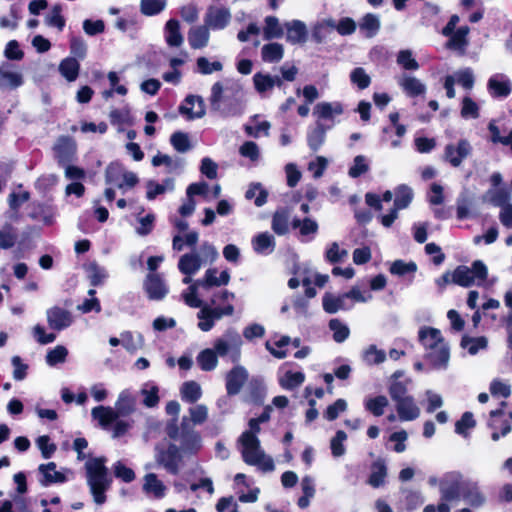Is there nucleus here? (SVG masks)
I'll use <instances>...</instances> for the list:
<instances>
[{
  "mask_svg": "<svg viewBox=\"0 0 512 512\" xmlns=\"http://www.w3.org/2000/svg\"><path fill=\"white\" fill-rule=\"evenodd\" d=\"M226 90L231 92V99L228 96H224L225 89L222 82L218 81L212 85L209 97L212 109L219 111L224 116L240 114L243 106L242 87L234 84Z\"/></svg>",
  "mask_w": 512,
  "mask_h": 512,
  "instance_id": "1",
  "label": "nucleus"
},
{
  "mask_svg": "<svg viewBox=\"0 0 512 512\" xmlns=\"http://www.w3.org/2000/svg\"><path fill=\"white\" fill-rule=\"evenodd\" d=\"M216 268H209L205 271L202 278L195 280L181 296L186 305L189 307L202 306V300L199 298V289L209 290L211 287L226 286L230 282V274L228 270H224L217 276Z\"/></svg>",
  "mask_w": 512,
  "mask_h": 512,
  "instance_id": "2",
  "label": "nucleus"
},
{
  "mask_svg": "<svg viewBox=\"0 0 512 512\" xmlns=\"http://www.w3.org/2000/svg\"><path fill=\"white\" fill-rule=\"evenodd\" d=\"M241 446L243 461L252 466H257L264 472H271L275 469L273 459L266 455L261 448L260 440L255 435L242 433L238 440Z\"/></svg>",
  "mask_w": 512,
  "mask_h": 512,
  "instance_id": "3",
  "label": "nucleus"
},
{
  "mask_svg": "<svg viewBox=\"0 0 512 512\" xmlns=\"http://www.w3.org/2000/svg\"><path fill=\"white\" fill-rule=\"evenodd\" d=\"M218 256L219 253L213 244L203 242L199 251L193 250L179 258L178 269L182 274H196L203 265L214 263Z\"/></svg>",
  "mask_w": 512,
  "mask_h": 512,
  "instance_id": "4",
  "label": "nucleus"
},
{
  "mask_svg": "<svg viewBox=\"0 0 512 512\" xmlns=\"http://www.w3.org/2000/svg\"><path fill=\"white\" fill-rule=\"evenodd\" d=\"M243 341L237 330L230 328L214 341L213 349L219 357L229 356L233 363L239 361Z\"/></svg>",
  "mask_w": 512,
  "mask_h": 512,
  "instance_id": "5",
  "label": "nucleus"
},
{
  "mask_svg": "<svg viewBox=\"0 0 512 512\" xmlns=\"http://www.w3.org/2000/svg\"><path fill=\"white\" fill-rule=\"evenodd\" d=\"M466 481L459 473H448L440 481L441 500L448 504L461 498Z\"/></svg>",
  "mask_w": 512,
  "mask_h": 512,
  "instance_id": "6",
  "label": "nucleus"
},
{
  "mask_svg": "<svg viewBox=\"0 0 512 512\" xmlns=\"http://www.w3.org/2000/svg\"><path fill=\"white\" fill-rule=\"evenodd\" d=\"M414 192L411 187L399 185L395 189L394 208L389 214L381 216V223L385 227H390L398 217V210L407 208L412 202Z\"/></svg>",
  "mask_w": 512,
  "mask_h": 512,
  "instance_id": "7",
  "label": "nucleus"
},
{
  "mask_svg": "<svg viewBox=\"0 0 512 512\" xmlns=\"http://www.w3.org/2000/svg\"><path fill=\"white\" fill-rule=\"evenodd\" d=\"M471 153L470 142L467 139H460L456 144L449 143L445 146L443 159L452 167H459Z\"/></svg>",
  "mask_w": 512,
  "mask_h": 512,
  "instance_id": "8",
  "label": "nucleus"
},
{
  "mask_svg": "<svg viewBox=\"0 0 512 512\" xmlns=\"http://www.w3.org/2000/svg\"><path fill=\"white\" fill-rule=\"evenodd\" d=\"M55 159L59 165H66L76 159L77 144L69 136H60L53 145Z\"/></svg>",
  "mask_w": 512,
  "mask_h": 512,
  "instance_id": "9",
  "label": "nucleus"
},
{
  "mask_svg": "<svg viewBox=\"0 0 512 512\" xmlns=\"http://www.w3.org/2000/svg\"><path fill=\"white\" fill-rule=\"evenodd\" d=\"M24 84V77L20 71L8 62L0 65V89L15 90Z\"/></svg>",
  "mask_w": 512,
  "mask_h": 512,
  "instance_id": "10",
  "label": "nucleus"
},
{
  "mask_svg": "<svg viewBox=\"0 0 512 512\" xmlns=\"http://www.w3.org/2000/svg\"><path fill=\"white\" fill-rule=\"evenodd\" d=\"M143 287L150 300H162L169 292L164 280L156 273H150L146 276Z\"/></svg>",
  "mask_w": 512,
  "mask_h": 512,
  "instance_id": "11",
  "label": "nucleus"
},
{
  "mask_svg": "<svg viewBox=\"0 0 512 512\" xmlns=\"http://www.w3.org/2000/svg\"><path fill=\"white\" fill-rule=\"evenodd\" d=\"M179 112L188 120L202 118L206 113L203 98L198 95H188L180 105Z\"/></svg>",
  "mask_w": 512,
  "mask_h": 512,
  "instance_id": "12",
  "label": "nucleus"
},
{
  "mask_svg": "<svg viewBox=\"0 0 512 512\" xmlns=\"http://www.w3.org/2000/svg\"><path fill=\"white\" fill-rule=\"evenodd\" d=\"M205 24L214 30L224 29L231 20V12L228 8L211 6L205 15Z\"/></svg>",
  "mask_w": 512,
  "mask_h": 512,
  "instance_id": "13",
  "label": "nucleus"
},
{
  "mask_svg": "<svg viewBox=\"0 0 512 512\" xmlns=\"http://www.w3.org/2000/svg\"><path fill=\"white\" fill-rule=\"evenodd\" d=\"M424 358L433 369H446L450 359L448 344L438 345L426 351Z\"/></svg>",
  "mask_w": 512,
  "mask_h": 512,
  "instance_id": "14",
  "label": "nucleus"
},
{
  "mask_svg": "<svg viewBox=\"0 0 512 512\" xmlns=\"http://www.w3.org/2000/svg\"><path fill=\"white\" fill-rule=\"evenodd\" d=\"M46 317L49 327L57 331L68 328L73 322L71 313L58 306L49 308Z\"/></svg>",
  "mask_w": 512,
  "mask_h": 512,
  "instance_id": "15",
  "label": "nucleus"
},
{
  "mask_svg": "<svg viewBox=\"0 0 512 512\" xmlns=\"http://www.w3.org/2000/svg\"><path fill=\"white\" fill-rule=\"evenodd\" d=\"M88 485L95 503L101 505L106 501L105 491L110 486L108 475H87Z\"/></svg>",
  "mask_w": 512,
  "mask_h": 512,
  "instance_id": "16",
  "label": "nucleus"
},
{
  "mask_svg": "<svg viewBox=\"0 0 512 512\" xmlns=\"http://www.w3.org/2000/svg\"><path fill=\"white\" fill-rule=\"evenodd\" d=\"M188 419L184 417L181 423V448L185 452L194 453L200 450L202 446V439L199 433L194 430H186Z\"/></svg>",
  "mask_w": 512,
  "mask_h": 512,
  "instance_id": "17",
  "label": "nucleus"
},
{
  "mask_svg": "<svg viewBox=\"0 0 512 512\" xmlns=\"http://www.w3.org/2000/svg\"><path fill=\"white\" fill-rule=\"evenodd\" d=\"M287 42L295 44H304L308 38L306 24L300 20H291L284 23Z\"/></svg>",
  "mask_w": 512,
  "mask_h": 512,
  "instance_id": "18",
  "label": "nucleus"
},
{
  "mask_svg": "<svg viewBox=\"0 0 512 512\" xmlns=\"http://www.w3.org/2000/svg\"><path fill=\"white\" fill-rule=\"evenodd\" d=\"M248 379V372L242 366H235L226 376V390L228 395H236L240 392Z\"/></svg>",
  "mask_w": 512,
  "mask_h": 512,
  "instance_id": "19",
  "label": "nucleus"
},
{
  "mask_svg": "<svg viewBox=\"0 0 512 512\" xmlns=\"http://www.w3.org/2000/svg\"><path fill=\"white\" fill-rule=\"evenodd\" d=\"M253 85L255 90L265 97L267 93L271 92L275 86L282 85V79L279 76H272L268 73L258 72L253 76Z\"/></svg>",
  "mask_w": 512,
  "mask_h": 512,
  "instance_id": "20",
  "label": "nucleus"
},
{
  "mask_svg": "<svg viewBox=\"0 0 512 512\" xmlns=\"http://www.w3.org/2000/svg\"><path fill=\"white\" fill-rule=\"evenodd\" d=\"M322 305L325 312L335 314L340 310L352 309L354 304L348 301V298L345 297V293L338 296L331 293H325L322 299Z\"/></svg>",
  "mask_w": 512,
  "mask_h": 512,
  "instance_id": "21",
  "label": "nucleus"
},
{
  "mask_svg": "<svg viewBox=\"0 0 512 512\" xmlns=\"http://www.w3.org/2000/svg\"><path fill=\"white\" fill-rule=\"evenodd\" d=\"M38 471L42 476V478L39 481L40 484L43 486H48L54 483H63L67 481V476L65 472L57 471L56 464L54 462L41 464L38 467Z\"/></svg>",
  "mask_w": 512,
  "mask_h": 512,
  "instance_id": "22",
  "label": "nucleus"
},
{
  "mask_svg": "<svg viewBox=\"0 0 512 512\" xmlns=\"http://www.w3.org/2000/svg\"><path fill=\"white\" fill-rule=\"evenodd\" d=\"M469 31L470 28L468 26H461L457 30H453V34L447 36L449 39L447 40L445 47L464 53L469 44Z\"/></svg>",
  "mask_w": 512,
  "mask_h": 512,
  "instance_id": "23",
  "label": "nucleus"
},
{
  "mask_svg": "<svg viewBox=\"0 0 512 512\" xmlns=\"http://www.w3.org/2000/svg\"><path fill=\"white\" fill-rule=\"evenodd\" d=\"M209 39L210 32L206 24L193 26L188 32V42L192 49H202L206 47Z\"/></svg>",
  "mask_w": 512,
  "mask_h": 512,
  "instance_id": "24",
  "label": "nucleus"
},
{
  "mask_svg": "<svg viewBox=\"0 0 512 512\" xmlns=\"http://www.w3.org/2000/svg\"><path fill=\"white\" fill-rule=\"evenodd\" d=\"M176 453L177 449L175 446H171L167 450L156 447L155 459L159 465H162L169 472L175 474L178 471Z\"/></svg>",
  "mask_w": 512,
  "mask_h": 512,
  "instance_id": "25",
  "label": "nucleus"
},
{
  "mask_svg": "<svg viewBox=\"0 0 512 512\" xmlns=\"http://www.w3.org/2000/svg\"><path fill=\"white\" fill-rule=\"evenodd\" d=\"M418 340L426 348L437 347L438 345L446 344L442 337L441 331L437 328L425 327L418 332Z\"/></svg>",
  "mask_w": 512,
  "mask_h": 512,
  "instance_id": "26",
  "label": "nucleus"
},
{
  "mask_svg": "<svg viewBox=\"0 0 512 512\" xmlns=\"http://www.w3.org/2000/svg\"><path fill=\"white\" fill-rule=\"evenodd\" d=\"M343 113V106L339 102H320L314 107L313 114L319 119L333 120Z\"/></svg>",
  "mask_w": 512,
  "mask_h": 512,
  "instance_id": "27",
  "label": "nucleus"
},
{
  "mask_svg": "<svg viewBox=\"0 0 512 512\" xmlns=\"http://www.w3.org/2000/svg\"><path fill=\"white\" fill-rule=\"evenodd\" d=\"M115 410L120 416H128L136 410V398L129 390L119 393L115 403Z\"/></svg>",
  "mask_w": 512,
  "mask_h": 512,
  "instance_id": "28",
  "label": "nucleus"
},
{
  "mask_svg": "<svg viewBox=\"0 0 512 512\" xmlns=\"http://www.w3.org/2000/svg\"><path fill=\"white\" fill-rule=\"evenodd\" d=\"M93 419L97 420L99 425L103 428L108 427L114 423L118 418V412L109 406H97L91 411Z\"/></svg>",
  "mask_w": 512,
  "mask_h": 512,
  "instance_id": "29",
  "label": "nucleus"
},
{
  "mask_svg": "<svg viewBox=\"0 0 512 512\" xmlns=\"http://www.w3.org/2000/svg\"><path fill=\"white\" fill-rule=\"evenodd\" d=\"M175 188L173 178H166L161 184L156 181L149 180L146 183V198L148 200H154L158 195L164 194L165 192H171Z\"/></svg>",
  "mask_w": 512,
  "mask_h": 512,
  "instance_id": "30",
  "label": "nucleus"
},
{
  "mask_svg": "<svg viewBox=\"0 0 512 512\" xmlns=\"http://www.w3.org/2000/svg\"><path fill=\"white\" fill-rule=\"evenodd\" d=\"M165 40L171 47H179L183 44L184 38L180 32V24L176 19H170L165 24Z\"/></svg>",
  "mask_w": 512,
  "mask_h": 512,
  "instance_id": "31",
  "label": "nucleus"
},
{
  "mask_svg": "<svg viewBox=\"0 0 512 512\" xmlns=\"http://www.w3.org/2000/svg\"><path fill=\"white\" fill-rule=\"evenodd\" d=\"M252 246L256 253L267 255L274 251L275 239L268 232H263L252 239Z\"/></svg>",
  "mask_w": 512,
  "mask_h": 512,
  "instance_id": "32",
  "label": "nucleus"
},
{
  "mask_svg": "<svg viewBox=\"0 0 512 512\" xmlns=\"http://www.w3.org/2000/svg\"><path fill=\"white\" fill-rule=\"evenodd\" d=\"M390 394L394 400L398 402V413L403 420H412V411H405V388L401 383H394L390 388Z\"/></svg>",
  "mask_w": 512,
  "mask_h": 512,
  "instance_id": "33",
  "label": "nucleus"
},
{
  "mask_svg": "<svg viewBox=\"0 0 512 512\" xmlns=\"http://www.w3.org/2000/svg\"><path fill=\"white\" fill-rule=\"evenodd\" d=\"M199 308H201V314H209L214 322L222 319L224 316H232L234 314V306L230 303L220 307L211 303L205 304L202 301V306Z\"/></svg>",
  "mask_w": 512,
  "mask_h": 512,
  "instance_id": "34",
  "label": "nucleus"
},
{
  "mask_svg": "<svg viewBox=\"0 0 512 512\" xmlns=\"http://www.w3.org/2000/svg\"><path fill=\"white\" fill-rule=\"evenodd\" d=\"M262 60L267 63H277L284 56V47L280 43L265 44L261 49Z\"/></svg>",
  "mask_w": 512,
  "mask_h": 512,
  "instance_id": "35",
  "label": "nucleus"
},
{
  "mask_svg": "<svg viewBox=\"0 0 512 512\" xmlns=\"http://www.w3.org/2000/svg\"><path fill=\"white\" fill-rule=\"evenodd\" d=\"M218 357L213 348H206L197 355L196 361L203 371H212L218 365Z\"/></svg>",
  "mask_w": 512,
  "mask_h": 512,
  "instance_id": "36",
  "label": "nucleus"
},
{
  "mask_svg": "<svg viewBox=\"0 0 512 512\" xmlns=\"http://www.w3.org/2000/svg\"><path fill=\"white\" fill-rule=\"evenodd\" d=\"M121 344L129 353H134L144 346V338L140 333L124 331L121 333Z\"/></svg>",
  "mask_w": 512,
  "mask_h": 512,
  "instance_id": "37",
  "label": "nucleus"
},
{
  "mask_svg": "<svg viewBox=\"0 0 512 512\" xmlns=\"http://www.w3.org/2000/svg\"><path fill=\"white\" fill-rule=\"evenodd\" d=\"M80 65L75 58H65L59 64L60 74L69 82L75 81L78 77Z\"/></svg>",
  "mask_w": 512,
  "mask_h": 512,
  "instance_id": "38",
  "label": "nucleus"
},
{
  "mask_svg": "<svg viewBox=\"0 0 512 512\" xmlns=\"http://www.w3.org/2000/svg\"><path fill=\"white\" fill-rule=\"evenodd\" d=\"M165 489L166 488H165L164 484L162 483V481H160L157 478L156 474L149 473V474L145 475V477H144V484H143V490L146 493H151L155 497L161 498L165 494Z\"/></svg>",
  "mask_w": 512,
  "mask_h": 512,
  "instance_id": "39",
  "label": "nucleus"
},
{
  "mask_svg": "<svg viewBox=\"0 0 512 512\" xmlns=\"http://www.w3.org/2000/svg\"><path fill=\"white\" fill-rule=\"evenodd\" d=\"M488 345V340L485 336L470 337L463 335L461 338L460 346L463 349H467L469 354L475 355L481 349H485Z\"/></svg>",
  "mask_w": 512,
  "mask_h": 512,
  "instance_id": "40",
  "label": "nucleus"
},
{
  "mask_svg": "<svg viewBox=\"0 0 512 512\" xmlns=\"http://www.w3.org/2000/svg\"><path fill=\"white\" fill-rule=\"evenodd\" d=\"M268 191L260 183H251L245 193L247 200L254 199L257 207L263 206L267 202Z\"/></svg>",
  "mask_w": 512,
  "mask_h": 512,
  "instance_id": "41",
  "label": "nucleus"
},
{
  "mask_svg": "<svg viewBox=\"0 0 512 512\" xmlns=\"http://www.w3.org/2000/svg\"><path fill=\"white\" fill-rule=\"evenodd\" d=\"M181 397L188 403H195L202 396L201 386L195 381H187L181 387Z\"/></svg>",
  "mask_w": 512,
  "mask_h": 512,
  "instance_id": "42",
  "label": "nucleus"
},
{
  "mask_svg": "<svg viewBox=\"0 0 512 512\" xmlns=\"http://www.w3.org/2000/svg\"><path fill=\"white\" fill-rule=\"evenodd\" d=\"M452 283L461 287H470L474 283L470 268L465 265L457 266L452 272Z\"/></svg>",
  "mask_w": 512,
  "mask_h": 512,
  "instance_id": "43",
  "label": "nucleus"
},
{
  "mask_svg": "<svg viewBox=\"0 0 512 512\" xmlns=\"http://www.w3.org/2000/svg\"><path fill=\"white\" fill-rule=\"evenodd\" d=\"M283 27L279 19L275 16H267L265 18V27L263 29L264 38L266 40L280 38L283 36Z\"/></svg>",
  "mask_w": 512,
  "mask_h": 512,
  "instance_id": "44",
  "label": "nucleus"
},
{
  "mask_svg": "<svg viewBox=\"0 0 512 512\" xmlns=\"http://www.w3.org/2000/svg\"><path fill=\"white\" fill-rule=\"evenodd\" d=\"M488 89L492 97L505 98L511 93V85L509 81H499L494 77L488 80Z\"/></svg>",
  "mask_w": 512,
  "mask_h": 512,
  "instance_id": "45",
  "label": "nucleus"
},
{
  "mask_svg": "<svg viewBox=\"0 0 512 512\" xmlns=\"http://www.w3.org/2000/svg\"><path fill=\"white\" fill-rule=\"evenodd\" d=\"M490 421L488 423L489 427L493 430L491 434V438L493 441H498L501 435V426H503V419L505 416V412L502 408H498L495 410H491L489 413Z\"/></svg>",
  "mask_w": 512,
  "mask_h": 512,
  "instance_id": "46",
  "label": "nucleus"
},
{
  "mask_svg": "<svg viewBox=\"0 0 512 512\" xmlns=\"http://www.w3.org/2000/svg\"><path fill=\"white\" fill-rule=\"evenodd\" d=\"M362 360L369 366L379 365L386 360V353L375 345H369L362 352Z\"/></svg>",
  "mask_w": 512,
  "mask_h": 512,
  "instance_id": "47",
  "label": "nucleus"
},
{
  "mask_svg": "<svg viewBox=\"0 0 512 512\" xmlns=\"http://www.w3.org/2000/svg\"><path fill=\"white\" fill-rule=\"evenodd\" d=\"M289 212L287 210L276 211L272 218V229L278 235H284L289 230Z\"/></svg>",
  "mask_w": 512,
  "mask_h": 512,
  "instance_id": "48",
  "label": "nucleus"
},
{
  "mask_svg": "<svg viewBox=\"0 0 512 512\" xmlns=\"http://www.w3.org/2000/svg\"><path fill=\"white\" fill-rule=\"evenodd\" d=\"M461 498L468 501L472 506H480L484 503L485 498L479 492L478 488L466 481Z\"/></svg>",
  "mask_w": 512,
  "mask_h": 512,
  "instance_id": "49",
  "label": "nucleus"
},
{
  "mask_svg": "<svg viewBox=\"0 0 512 512\" xmlns=\"http://www.w3.org/2000/svg\"><path fill=\"white\" fill-rule=\"evenodd\" d=\"M476 426L473 413L466 411L462 414L461 418L455 423V432L463 437L469 435L468 430Z\"/></svg>",
  "mask_w": 512,
  "mask_h": 512,
  "instance_id": "50",
  "label": "nucleus"
},
{
  "mask_svg": "<svg viewBox=\"0 0 512 512\" xmlns=\"http://www.w3.org/2000/svg\"><path fill=\"white\" fill-rule=\"evenodd\" d=\"M305 380V375L302 372H286L279 380L282 388L293 390L300 386Z\"/></svg>",
  "mask_w": 512,
  "mask_h": 512,
  "instance_id": "51",
  "label": "nucleus"
},
{
  "mask_svg": "<svg viewBox=\"0 0 512 512\" xmlns=\"http://www.w3.org/2000/svg\"><path fill=\"white\" fill-rule=\"evenodd\" d=\"M348 257V251L341 249L337 242L331 243L325 251V259L331 263H339Z\"/></svg>",
  "mask_w": 512,
  "mask_h": 512,
  "instance_id": "52",
  "label": "nucleus"
},
{
  "mask_svg": "<svg viewBox=\"0 0 512 512\" xmlns=\"http://www.w3.org/2000/svg\"><path fill=\"white\" fill-rule=\"evenodd\" d=\"M360 29L365 31L367 37L375 36L380 29L379 17L374 14H367L360 23Z\"/></svg>",
  "mask_w": 512,
  "mask_h": 512,
  "instance_id": "53",
  "label": "nucleus"
},
{
  "mask_svg": "<svg viewBox=\"0 0 512 512\" xmlns=\"http://www.w3.org/2000/svg\"><path fill=\"white\" fill-rule=\"evenodd\" d=\"M158 392L159 389L156 385L145 384L140 391L143 396V404L149 408L157 406L159 402Z\"/></svg>",
  "mask_w": 512,
  "mask_h": 512,
  "instance_id": "54",
  "label": "nucleus"
},
{
  "mask_svg": "<svg viewBox=\"0 0 512 512\" xmlns=\"http://www.w3.org/2000/svg\"><path fill=\"white\" fill-rule=\"evenodd\" d=\"M329 328L332 330L333 339L337 343L344 342L350 335L348 326L342 323L339 319H331L329 321Z\"/></svg>",
  "mask_w": 512,
  "mask_h": 512,
  "instance_id": "55",
  "label": "nucleus"
},
{
  "mask_svg": "<svg viewBox=\"0 0 512 512\" xmlns=\"http://www.w3.org/2000/svg\"><path fill=\"white\" fill-rule=\"evenodd\" d=\"M326 129L321 123H317L316 127L308 134L309 147L317 151L325 141Z\"/></svg>",
  "mask_w": 512,
  "mask_h": 512,
  "instance_id": "56",
  "label": "nucleus"
},
{
  "mask_svg": "<svg viewBox=\"0 0 512 512\" xmlns=\"http://www.w3.org/2000/svg\"><path fill=\"white\" fill-rule=\"evenodd\" d=\"M197 69L199 73L203 75H209L214 72L222 71L223 65L220 61L211 62L206 57H199L196 61Z\"/></svg>",
  "mask_w": 512,
  "mask_h": 512,
  "instance_id": "57",
  "label": "nucleus"
},
{
  "mask_svg": "<svg viewBox=\"0 0 512 512\" xmlns=\"http://www.w3.org/2000/svg\"><path fill=\"white\" fill-rule=\"evenodd\" d=\"M293 228H299L300 234L303 236H307L310 234H316L318 231V224L315 220L311 218L293 219L292 221Z\"/></svg>",
  "mask_w": 512,
  "mask_h": 512,
  "instance_id": "58",
  "label": "nucleus"
},
{
  "mask_svg": "<svg viewBox=\"0 0 512 512\" xmlns=\"http://www.w3.org/2000/svg\"><path fill=\"white\" fill-rule=\"evenodd\" d=\"M487 195H489V202L494 206L504 208L506 205H509L510 192L505 188L489 190Z\"/></svg>",
  "mask_w": 512,
  "mask_h": 512,
  "instance_id": "59",
  "label": "nucleus"
},
{
  "mask_svg": "<svg viewBox=\"0 0 512 512\" xmlns=\"http://www.w3.org/2000/svg\"><path fill=\"white\" fill-rule=\"evenodd\" d=\"M346 439L347 434L342 430L337 431L336 435L331 439L330 448L332 455L334 457H341L345 454L346 449L344 446V442L346 441Z\"/></svg>",
  "mask_w": 512,
  "mask_h": 512,
  "instance_id": "60",
  "label": "nucleus"
},
{
  "mask_svg": "<svg viewBox=\"0 0 512 512\" xmlns=\"http://www.w3.org/2000/svg\"><path fill=\"white\" fill-rule=\"evenodd\" d=\"M141 12L152 16L160 13L166 6V0H141Z\"/></svg>",
  "mask_w": 512,
  "mask_h": 512,
  "instance_id": "61",
  "label": "nucleus"
},
{
  "mask_svg": "<svg viewBox=\"0 0 512 512\" xmlns=\"http://www.w3.org/2000/svg\"><path fill=\"white\" fill-rule=\"evenodd\" d=\"M170 142L174 149L180 153H185L191 148L189 137L184 132L178 131L173 133L170 137Z\"/></svg>",
  "mask_w": 512,
  "mask_h": 512,
  "instance_id": "62",
  "label": "nucleus"
},
{
  "mask_svg": "<svg viewBox=\"0 0 512 512\" xmlns=\"http://www.w3.org/2000/svg\"><path fill=\"white\" fill-rule=\"evenodd\" d=\"M416 270L414 262H405L403 260H395L390 266V273L397 276H405Z\"/></svg>",
  "mask_w": 512,
  "mask_h": 512,
  "instance_id": "63",
  "label": "nucleus"
},
{
  "mask_svg": "<svg viewBox=\"0 0 512 512\" xmlns=\"http://www.w3.org/2000/svg\"><path fill=\"white\" fill-rule=\"evenodd\" d=\"M67 355L68 350L64 346L58 345L47 353L46 363L49 366H55L58 363H63L65 362Z\"/></svg>",
  "mask_w": 512,
  "mask_h": 512,
  "instance_id": "64",
  "label": "nucleus"
}]
</instances>
